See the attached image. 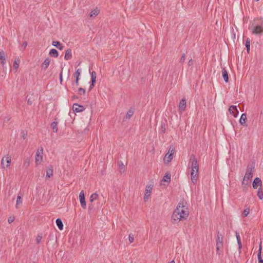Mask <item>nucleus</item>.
Masks as SVG:
<instances>
[{"label": "nucleus", "mask_w": 263, "mask_h": 263, "mask_svg": "<svg viewBox=\"0 0 263 263\" xmlns=\"http://www.w3.org/2000/svg\"><path fill=\"white\" fill-rule=\"evenodd\" d=\"M187 202L182 200L179 202L176 209L174 211L172 216V222L175 223L182 219H186L189 216Z\"/></svg>", "instance_id": "f257e3e1"}, {"label": "nucleus", "mask_w": 263, "mask_h": 263, "mask_svg": "<svg viewBox=\"0 0 263 263\" xmlns=\"http://www.w3.org/2000/svg\"><path fill=\"white\" fill-rule=\"evenodd\" d=\"M254 171V166L253 164H249L247 166L246 172L242 181L241 185L243 189L247 188L250 185Z\"/></svg>", "instance_id": "f03ea898"}, {"label": "nucleus", "mask_w": 263, "mask_h": 263, "mask_svg": "<svg viewBox=\"0 0 263 263\" xmlns=\"http://www.w3.org/2000/svg\"><path fill=\"white\" fill-rule=\"evenodd\" d=\"M252 33L256 35L261 34L263 33V18H257L254 20L251 26Z\"/></svg>", "instance_id": "7ed1b4c3"}, {"label": "nucleus", "mask_w": 263, "mask_h": 263, "mask_svg": "<svg viewBox=\"0 0 263 263\" xmlns=\"http://www.w3.org/2000/svg\"><path fill=\"white\" fill-rule=\"evenodd\" d=\"M223 237L222 235L218 231L217 232V237L216 239V254L220 255L223 253Z\"/></svg>", "instance_id": "20e7f679"}, {"label": "nucleus", "mask_w": 263, "mask_h": 263, "mask_svg": "<svg viewBox=\"0 0 263 263\" xmlns=\"http://www.w3.org/2000/svg\"><path fill=\"white\" fill-rule=\"evenodd\" d=\"M189 165L192 168V174H193L194 171L199 172V164L195 155L192 154L191 155Z\"/></svg>", "instance_id": "39448f33"}, {"label": "nucleus", "mask_w": 263, "mask_h": 263, "mask_svg": "<svg viewBox=\"0 0 263 263\" xmlns=\"http://www.w3.org/2000/svg\"><path fill=\"white\" fill-rule=\"evenodd\" d=\"M11 161V157L9 155L5 156L2 160L1 166L2 168L9 167Z\"/></svg>", "instance_id": "423d86ee"}, {"label": "nucleus", "mask_w": 263, "mask_h": 263, "mask_svg": "<svg viewBox=\"0 0 263 263\" xmlns=\"http://www.w3.org/2000/svg\"><path fill=\"white\" fill-rule=\"evenodd\" d=\"M171 149V147H170L168 153L165 154L164 158V161L166 164H168L172 161L173 158V155L175 153L174 148H173L172 150Z\"/></svg>", "instance_id": "0eeeda50"}, {"label": "nucleus", "mask_w": 263, "mask_h": 263, "mask_svg": "<svg viewBox=\"0 0 263 263\" xmlns=\"http://www.w3.org/2000/svg\"><path fill=\"white\" fill-rule=\"evenodd\" d=\"M43 148L41 147L37 150L35 155V162L36 164L40 163L43 159Z\"/></svg>", "instance_id": "6e6552de"}, {"label": "nucleus", "mask_w": 263, "mask_h": 263, "mask_svg": "<svg viewBox=\"0 0 263 263\" xmlns=\"http://www.w3.org/2000/svg\"><path fill=\"white\" fill-rule=\"evenodd\" d=\"M152 189H153V185L148 184V185H146L145 191V194H144V200L145 201H146L148 200L149 196H151V193H152Z\"/></svg>", "instance_id": "1a4fd4ad"}, {"label": "nucleus", "mask_w": 263, "mask_h": 263, "mask_svg": "<svg viewBox=\"0 0 263 263\" xmlns=\"http://www.w3.org/2000/svg\"><path fill=\"white\" fill-rule=\"evenodd\" d=\"M79 199L82 208L83 209H86V202L85 201V197L83 191H82L79 194Z\"/></svg>", "instance_id": "9d476101"}, {"label": "nucleus", "mask_w": 263, "mask_h": 263, "mask_svg": "<svg viewBox=\"0 0 263 263\" xmlns=\"http://www.w3.org/2000/svg\"><path fill=\"white\" fill-rule=\"evenodd\" d=\"M72 108L73 111L76 112H82L85 109L84 106L77 103L73 104Z\"/></svg>", "instance_id": "9b49d317"}, {"label": "nucleus", "mask_w": 263, "mask_h": 263, "mask_svg": "<svg viewBox=\"0 0 263 263\" xmlns=\"http://www.w3.org/2000/svg\"><path fill=\"white\" fill-rule=\"evenodd\" d=\"M229 111L234 118H236L238 115L239 111L236 105H231L229 108Z\"/></svg>", "instance_id": "f8f14e48"}, {"label": "nucleus", "mask_w": 263, "mask_h": 263, "mask_svg": "<svg viewBox=\"0 0 263 263\" xmlns=\"http://www.w3.org/2000/svg\"><path fill=\"white\" fill-rule=\"evenodd\" d=\"M261 185H262V181H261V179L258 177H256L254 179V180L253 181V183H252V186H253V189H256L259 186H260V187H261Z\"/></svg>", "instance_id": "ddd939ff"}, {"label": "nucleus", "mask_w": 263, "mask_h": 263, "mask_svg": "<svg viewBox=\"0 0 263 263\" xmlns=\"http://www.w3.org/2000/svg\"><path fill=\"white\" fill-rule=\"evenodd\" d=\"M186 107V100L184 98L182 99L179 102V109L181 112L185 110Z\"/></svg>", "instance_id": "4468645a"}, {"label": "nucleus", "mask_w": 263, "mask_h": 263, "mask_svg": "<svg viewBox=\"0 0 263 263\" xmlns=\"http://www.w3.org/2000/svg\"><path fill=\"white\" fill-rule=\"evenodd\" d=\"M199 172H196V171H194L193 174H192V171L191 172V178L192 182L194 184H195L198 180L199 176Z\"/></svg>", "instance_id": "2eb2a0df"}, {"label": "nucleus", "mask_w": 263, "mask_h": 263, "mask_svg": "<svg viewBox=\"0 0 263 263\" xmlns=\"http://www.w3.org/2000/svg\"><path fill=\"white\" fill-rule=\"evenodd\" d=\"M247 120V115L245 113L242 114L239 119L240 124L243 126H247V124H246Z\"/></svg>", "instance_id": "dca6fc26"}, {"label": "nucleus", "mask_w": 263, "mask_h": 263, "mask_svg": "<svg viewBox=\"0 0 263 263\" xmlns=\"http://www.w3.org/2000/svg\"><path fill=\"white\" fill-rule=\"evenodd\" d=\"M81 70L80 69H78L75 73H74V76L76 78L74 82L77 86H79V77L81 74Z\"/></svg>", "instance_id": "f3484780"}, {"label": "nucleus", "mask_w": 263, "mask_h": 263, "mask_svg": "<svg viewBox=\"0 0 263 263\" xmlns=\"http://www.w3.org/2000/svg\"><path fill=\"white\" fill-rule=\"evenodd\" d=\"M51 60L49 58H47L41 65L42 69L46 70L49 65Z\"/></svg>", "instance_id": "a211bd4d"}, {"label": "nucleus", "mask_w": 263, "mask_h": 263, "mask_svg": "<svg viewBox=\"0 0 263 263\" xmlns=\"http://www.w3.org/2000/svg\"><path fill=\"white\" fill-rule=\"evenodd\" d=\"M222 76L226 83L229 82L228 73L226 68H223L222 70Z\"/></svg>", "instance_id": "6ab92c4d"}, {"label": "nucleus", "mask_w": 263, "mask_h": 263, "mask_svg": "<svg viewBox=\"0 0 263 263\" xmlns=\"http://www.w3.org/2000/svg\"><path fill=\"white\" fill-rule=\"evenodd\" d=\"M53 175V166L49 165L46 170V177L50 178Z\"/></svg>", "instance_id": "aec40b11"}, {"label": "nucleus", "mask_w": 263, "mask_h": 263, "mask_svg": "<svg viewBox=\"0 0 263 263\" xmlns=\"http://www.w3.org/2000/svg\"><path fill=\"white\" fill-rule=\"evenodd\" d=\"M52 45L53 46L57 47L60 50H62L64 48V46L59 41H53L52 43Z\"/></svg>", "instance_id": "412c9836"}, {"label": "nucleus", "mask_w": 263, "mask_h": 263, "mask_svg": "<svg viewBox=\"0 0 263 263\" xmlns=\"http://www.w3.org/2000/svg\"><path fill=\"white\" fill-rule=\"evenodd\" d=\"M135 112V108L131 107L128 111L125 116L126 119H129L133 115Z\"/></svg>", "instance_id": "4be33fe9"}, {"label": "nucleus", "mask_w": 263, "mask_h": 263, "mask_svg": "<svg viewBox=\"0 0 263 263\" xmlns=\"http://www.w3.org/2000/svg\"><path fill=\"white\" fill-rule=\"evenodd\" d=\"M72 58V52L70 49H68L65 51V54L64 57V59L66 60H68L71 59Z\"/></svg>", "instance_id": "5701e85b"}, {"label": "nucleus", "mask_w": 263, "mask_h": 263, "mask_svg": "<svg viewBox=\"0 0 263 263\" xmlns=\"http://www.w3.org/2000/svg\"><path fill=\"white\" fill-rule=\"evenodd\" d=\"M0 60L1 64L4 66V64L6 63V59H5V53L4 51H0Z\"/></svg>", "instance_id": "b1692460"}, {"label": "nucleus", "mask_w": 263, "mask_h": 263, "mask_svg": "<svg viewBox=\"0 0 263 263\" xmlns=\"http://www.w3.org/2000/svg\"><path fill=\"white\" fill-rule=\"evenodd\" d=\"M171 175L170 173L166 172L163 177L162 181L170 183L171 182Z\"/></svg>", "instance_id": "393cba45"}, {"label": "nucleus", "mask_w": 263, "mask_h": 263, "mask_svg": "<svg viewBox=\"0 0 263 263\" xmlns=\"http://www.w3.org/2000/svg\"><path fill=\"white\" fill-rule=\"evenodd\" d=\"M55 222L59 230H62L63 229V224L62 220L60 218H58L56 219Z\"/></svg>", "instance_id": "a878e982"}, {"label": "nucleus", "mask_w": 263, "mask_h": 263, "mask_svg": "<svg viewBox=\"0 0 263 263\" xmlns=\"http://www.w3.org/2000/svg\"><path fill=\"white\" fill-rule=\"evenodd\" d=\"M49 54L52 57L57 58L59 55V52L56 49H52L49 51Z\"/></svg>", "instance_id": "bb28decb"}, {"label": "nucleus", "mask_w": 263, "mask_h": 263, "mask_svg": "<svg viewBox=\"0 0 263 263\" xmlns=\"http://www.w3.org/2000/svg\"><path fill=\"white\" fill-rule=\"evenodd\" d=\"M261 243H260L259 248V250H258V252L257 253L258 263H263V259L261 256Z\"/></svg>", "instance_id": "cd10ccee"}, {"label": "nucleus", "mask_w": 263, "mask_h": 263, "mask_svg": "<svg viewBox=\"0 0 263 263\" xmlns=\"http://www.w3.org/2000/svg\"><path fill=\"white\" fill-rule=\"evenodd\" d=\"M58 123L57 121H54L51 124V127L52 128L54 133H57L58 132Z\"/></svg>", "instance_id": "c85d7f7f"}, {"label": "nucleus", "mask_w": 263, "mask_h": 263, "mask_svg": "<svg viewBox=\"0 0 263 263\" xmlns=\"http://www.w3.org/2000/svg\"><path fill=\"white\" fill-rule=\"evenodd\" d=\"M250 39L249 37L247 38L246 40L245 46L247 48L248 53H249L250 52Z\"/></svg>", "instance_id": "c756f323"}, {"label": "nucleus", "mask_w": 263, "mask_h": 263, "mask_svg": "<svg viewBox=\"0 0 263 263\" xmlns=\"http://www.w3.org/2000/svg\"><path fill=\"white\" fill-rule=\"evenodd\" d=\"M257 195L259 199H261V200L262 199V198H263V192H262V190L261 187H260L258 189Z\"/></svg>", "instance_id": "7c9ffc66"}, {"label": "nucleus", "mask_w": 263, "mask_h": 263, "mask_svg": "<svg viewBox=\"0 0 263 263\" xmlns=\"http://www.w3.org/2000/svg\"><path fill=\"white\" fill-rule=\"evenodd\" d=\"M98 197V194L97 193H93L90 197V201L92 203Z\"/></svg>", "instance_id": "2f4dec72"}, {"label": "nucleus", "mask_w": 263, "mask_h": 263, "mask_svg": "<svg viewBox=\"0 0 263 263\" xmlns=\"http://www.w3.org/2000/svg\"><path fill=\"white\" fill-rule=\"evenodd\" d=\"M98 13H99L98 10L94 9L90 12V17L96 16L98 14Z\"/></svg>", "instance_id": "473e14b6"}, {"label": "nucleus", "mask_w": 263, "mask_h": 263, "mask_svg": "<svg viewBox=\"0 0 263 263\" xmlns=\"http://www.w3.org/2000/svg\"><path fill=\"white\" fill-rule=\"evenodd\" d=\"M165 123L164 122H161L160 132L164 134L166 132Z\"/></svg>", "instance_id": "72a5a7b5"}, {"label": "nucleus", "mask_w": 263, "mask_h": 263, "mask_svg": "<svg viewBox=\"0 0 263 263\" xmlns=\"http://www.w3.org/2000/svg\"><path fill=\"white\" fill-rule=\"evenodd\" d=\"M22 203V199L20 196H18L17 197L16 203V208H18V206Z\"/></svg>", "instance_id": "f704fd0d"}, {"label": "nucleus", "mask_w": 263, "mask_h": 263, "mask_svg": "<svg viewBox=\"0 0 263 263\" xmlns=\"http://www.w3.org/2000/svg\"><path fill=\"white\" fill-rule=\"evenodd\" d=\"M20 62V60L18 59L15 60V61L14 62L13 67L16 70L18 68V67L19 66Z\"/></svg>", "instance_id": "c9c22d12"}, {"label": "nucleus", "mask_w": 263, "mask_h": 263, "mask_svg": "<svg viewBox=\"0 0 263 263\" xmlns=\"http://www.w3.org/2000/svg\"><path fill=\"white\" fill-rule=\"evenodd\" d=\"M91 81L96 82V73L94 71L91 73Z\"/></svg>", "instance_id": "e433bc0d"}, {"label": "nucleus", "mask_w": 263, "mask_h": 263, "mask_svg": "<svg viewBox=\"0 0 263 263\" xmlns=\"http://www.w3.org/2000/svg\"><path fill=\"white\" fill-rule=\"evenodd\" d=\"M42 239V234H38L36 237V243L39 244L41 242Z\"/></svg>", "instance_id": "4c0bfd02"}, {"label": "nucleus", "mask_w": 263, "mask_h": 263, "mask_svg": "<svg viewBox=\"0 0 263 263\" xmlns=\"http://www.w3.org/2000/svg\"><path fill=\"white\" fill-rule=\"evenodd\" d=\"M30 164V159L29 158H27L26 159L24 163V167L27 168Z\"/></svg>", "instance_id": "58836bf2"}, {"label": "nucleus", "mask_w": 263, "mask_h": 263, "mask_svg": "<svg viewBox=\"0 0 263 263\" xmlns=\"http://www.w3.org/2000/svg\"><path fill=\"white\" fill-rule=\"evenodd\" d=\"M249 212H250V209L249 208L245 209L243 212V216L247 217L248 215Z\"/></svg>", "instance_id": "ea45409f"}, {"label": "nucleus", "mask_w": 263, "mask_h": 263, "mask_svg": "<svg viewBox=\"0 0 263 263\" xmlns=\"http://www.w3.org/2000/svg\"><path fill=\"white\" fill-rule=\"evenodd\" d=\"M128 240L130 243H132L134 241V236L132 234H129L128 236Z\"/></svg>", "instance_id": "a19ab883"}, {"label": "nucleus", "mask_w": 263, "mask_h": 263, "mask_svg": "<svg viewBox=\"0 0 263 263\" xmlns=\"http://www.w3.org/2000/svg\"><path fill=\"white\" fill-rule=\"evenodd\" d=\"M185 60V54L184 53L181 55V57L180 59V62L181 63H182L184 62Z\"/></svg>", "instance_id": "79ce46f5"}, {"label": "nucleus", "mask_w": 263, "mask_h": 263, "mask_svg": "<svg viewBox=\"0 0 263 263\" xmlns=\"http://www.w3.org/2000/svg\"><path fill=\"white\" fill-rule=\"evenodd\" d=\"M78 91L79 92L80 95H84L85 93V90L82 87H80L78 89Z\"/></svg>", "instance_id": "37998d69"}, {"label": "nucleus", "mask_w": 263, "mask_h": 263, "mask_svg": "<svg viewBox=\"0 0 263 263\" xmlns=\"http://www.w3.org/2000/svg\"><path fill=\"white\" fill-rule=\"evenodd\" d=\"M95 83V81H91V84L90 85L89 88V91H90L94 87Z\"/></svg>", "instance_id": "c03bdc74"}, {"label": "nucleus", "mask_w": 263, "mask_h": 263, "mask_svg": "<svg viewBox=\"0 0 263 263\" xmlns=\"http://www.w3.org/2000/svg\"><path fill=\"white\" fill-rule=\"evenodd\" d=\"M237 241V243H238V249L239 250V252H241V249L242 248V243H241V239L238 240V241Z\"/></svg>", "instance_id": "a18cd8bd"}, {"label": "nucleus", "mask_w": 263, "mask_h": 263, "mask_svg": "<svg viewBox=\"0 0 263 263\" xmlns=\"http://www.w3.org/2000/svg\"><path fill=\"white\" fill-rule=\"evenodd\" d=\"M27 135V132L26 130H23L22 131V137L24 139H25L26 138Z\"/></svg>", "instance_id": "49530a36"}, {"label": "nucleus", "mask_w": 263, "mask_h": 263, "mask_svg": "<svg viewBox=\"0 0 263 263\" xmlns=\"http://www.w3.org/2000/svg\"><path fill=\"white\" fill-rule=\"evenodd\" d=\"M27 45H28V43L26 41L24 42L22 45V49L24 50L26 48Z\"/></svg>", "instance_id": "de8ad7c7"}, {"label": "nucleus", "mask_w": 263, "mask_h": 263, "mask_svg": "<svg viewBox=\"0 0 263 263\" xmlns=\"http://www.w3.org/2000/svg\"><path fill=\"white\" fill-rule=\"evenodd\" d=\"M61 71L59 74V78H60V83H62V81H63V78H62V70L63 69V67H62L61 68Z\"/></svg>", "instance_id": "09e8293b"}, {"label": "nucleus", "mask_w": 263, "mask_h": 263, "mask_svg": "<svg viewBox=\"0 0 263 263\" xmlns=\"http://www.w3.org/2000/svg\"><path fill=\"white\" fill-rule=\"evenodd\" d=\"M14 220V217H10L8 218V222L9 223H12Z\"/></svg>", "instance_id": "8fccbe9b"}, {"label": "nucleus", "mask_w": 263, "mask_h": 263, "mask_svg": "<svg viewBox=\"0 0 263 263\" xmlns=\"http://www.w3.org/2000/svg\"><path fill=\"white\" fill-rule=\"evenodd\" d=\"M193 65V61L191 58L188 61V66H190Z\"/></svg>", "instance_id": "3c124183"}, {"label": "nucleus", "mask_w": 263, "mask_h": 263, "mask_svg": "<svg viewBox=\"0 0 263 263\" xmlns=\"http://www.w3.org/2000/svg\"><path fill=\"white\" fill-rule=\"evenodd\" d=\"M235 235H236L237 241H238L241 239L239 233H238L237 232H236Z\"/></svg>", "instance_id": "603ef678"}, {"label": "nucleus", "mask_w": 263, "mask_h": 263, "mask_svg": "<svg viewBox=\"0 0 263 263\" xmlns=\"http://www.w3.org/2000/svg\"><path fill=\"white\" fill-rule=\"evenodd\" d=\"M54 239V235L50 233L49 235V240H53Z\"/></svg>", "instance_id": "864d4df0"}, {"label": "nucleus", "mask_w": 263, "mask_h": 263, "mask_svg": "<svg viewBox=\"0 0 263 263\" xmlns=\"http://www.w3.org/2000/svg\"><path fill=\"white\" fill-rule=\"evenodd\" d=\"M93 208V205L91 203V204H89V205H88V210L89 211H91Z\"/></svg>", "instance_id": "5fc2aeb1"}, {"label": "nucleus", "mask_w": 263, "mask_h": 263, "mask_svg": "<svg viewBox=\"0 0 263 263\" xmlns=\"http://www.w3.org/2000/svg\"><path fill=\"white\" fill-rule=\"evenodd\" d=\"M27 103L28 104L31 105L32 104V101L30 99H28L27 100Z\"/></svg>", "instance_id": "6e6d98bb"}, {"label": "nucleus", "mask_w": 263, "mask_h": 263, "mask_svg": "<svg viewBox=\"0 0 263 263\" xmlns=\"http://www.w3.org/2000/svg\"><path fill=\"white\" fill-rule=\"evenodd\" d=\"M119 163H120V164H119L120 168V169H122V167H123V166H124V165H123V163H122L121 161H120V162H119Z\"/></svg>", "instance_id": "4d7b16f0"}, {"label": "nucleus", "mask_w": 263, "mask_h": 263, "mask_svg": "<svg viewBox=\"0 0 263 263\" xmlns=\"http://www.w3.org/2000/svg\"><path fill=\"white\" fill-rule=\"evenodd\" d=\"M79 98L77 96H76V95H74L72 97V100H74V99H78Z\"/></svg>", "instance_id": "13d9d810"}, {"label": "nucleus", "mask_w": 263, "mask_h": 263, "mask_svg": "<svg viewBox=\"0 0 263 263\" xmlns=\"http://www.w3.org/2000/svg\"><path fill=\"white\" fill-rule=\"evenodd\" d=\"M10 120V118L9 117H8L7 118V121H9Z\"/></svg>", "instance_id": "bf43d9fd"}, {"label": "nucleus", "mask_w": 263, "mask_h": 263, "mask_svg": "<svg viewBox=\"0 0 263 263\" xmlns=\"http://www.w3.org/2000/svg\"><path fill=\"white\" fill-rule=\"evenodd\" d=\"M168 263H175V261L174 260L170 261Z\"/></svg>", "instance_id": "052dcab7"}, {"label": "nucleus", "mask_w": 263, "mask_h": 263, "mask_svg": "<svg viewBox=\"0 0 263 263\" xmlns=\"http://www.w3.org/2000/svg\"><path fill=\"white\" fill-rule=\"evenodd\" d=\"M32 263H37L36 261H33Z\"/></svg>", "instance_id": "680f3d73"}]
</instances>
